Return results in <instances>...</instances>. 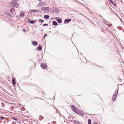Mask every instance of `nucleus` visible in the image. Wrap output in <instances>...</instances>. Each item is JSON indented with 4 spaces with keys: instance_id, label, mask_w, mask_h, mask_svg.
<instances>
[{
    "instance_id": "nucleus-12",
    "label": "nucleus",
    "mask_w": 124,
    "mask_h": 124,
    "mask_svg": "<svg viewBox=\"0 0 124 124\" xmlns=\"http://www.w3.org/2000/svg\"><path fill=\"white\" fill-rule=\"evenodd\" d=\"M102 22L107 25H108V22L105 19H103Z\"/></svg>"
},
{
    "instance_id": "nucleus-27",
    "label": "nucleus",
    "mask_w": 124,
    "mask_h": 124,
    "mask_svg": "<svg viewBox=\"0 0 124 124\" xmlns=\"http://www.w3.org/2000/svg\"><path fill=\"white\" fill-rule=\"evenodd\" d=\"M12 119H13L14 120H16V121L17 120V119H16L17 118L14 117H13Z\"/></svg>"
},
{
    "instance_id": "nucleus-7",
    "label": "nucleus",
    "mask_w": 124,
    "mask_h": 124,
    "mask_svg": "<svg viewBox=\"0 0 124 124\" xmlns=\"http://www.w3.org/2000/svg\"><path fill=\"white\" fill-rule=\"evenodd\" d=\"M40 66L44 69H46L47 68V65L45 63H42L41 65Z\"/></svg>"
},
{
    "instance_id": "nucleus-20",
    "label": "nucleus",
    "mask_w": 124,
    "mask_h": 124,
    "mask_svg": "<svg viewBox=\"0 0 124 124\" xmlns=\"http://www.w3.org/2000/svg\"><path fill=\"white\" fill-rule=\"evenodd\" d=\"M24 12H23L22 11H21L20 12V16L21 17H22V16H24Z\"/></svg>"
},
{
    "instance_id": "nucleus-19",
    "label": "nucleus",
    "mask_w": 124,
    "mask_h": 124,
    "mask_svg": "<svg viewBox=\"0 0 124 124\" xmlns=\"http://www.w3.org/2000/svg\"><path fill=\"white\" fill-rule=\"evenodd\" d=\"M52 23L53 25L54 26H56L57 24V22L55 21H53Z\"/></svg>"
},
{
    "instance_id": "nucleus-37",
    "label": "nucleus",
    "mask_w": 124,
    "mask_h": 124,
    "mask_svg": "<svg viewBox=\"0 0 124 124\" xmlns=\"http://www.w3.org/2000/svg\"><path fill=\"white\" fill-rule=\"evenodd\" d=\"M101 16V17H102V18H103V17H102V16Z\"/></svg>"
},
{
    "instance_id": "nucleus-21",
    "label": "nucleus",
    "mask_w": 124,
    "mask_h": 124,
    "mask_svg": "<svg viewBox=\"0 0 124 124\" xmlns=\"http://www.w3.org/2000/svg\"><path fill=\"white\" fill-rule=\"evenodd\" d=\"M43 118H44V117L43 116H39V119L40 120H41L42 119H43Z\"/></svg>"
},
{
    "instance_id": "nucleus-23",
    "label": "nucleus",
    "mask_w": 124,
    "mask_h": 124,
    "mask_svg": "<svg viewBox=\"0 0 124 124\" xmlns=\"http://www.w3.org/2000/svg\"><path fill=\"white\" fill-rule=\"evenodd\" d=\"M13 10L14 11L15 10V9L13 8H12V9H10V10L9 11H10V12L11 13H13Z\"/></svg>"
},
{
    "instance_id": "nucleus-22",
    "label": "nucleus",
    "mask_w": 124,
    "mask_h": 124,
    "mask_svg": "<svg viewBox=\"0 0 124 124\" xmlns=\"http://www.w3.org/2000/svg\"><path fill=\"white\" fill-rule=\"evenodd\" d=\"M39 22L41 23L44 22V21L41 19H39Z\"/></svg>"
},
{
    "instance_id": "nucleus-1",
    "label": "nucleus",
    "mask_w": 124,
    "mask_h": 124,
    "mask_svg": "<svg viewBox=\"0 0 124 124\" xmlns=\"http://www.w3.org/2000/svg\"><path fill=\"white\" fill-rule=\"evenodd\" d=\"M70 107H71V108L72 110L75 113L82 116H83L84 115V113L82 110H78L77 109V108L75 107L74 105H71Z\"/></svg>"
},
{
    "instance_id": "nucleus-29",
    "label": "nucleus",
    "mask_w": 124,
    "mask_h": 124,
    "mask_svg": "<svg viewBox=\"0 0 124 124\" xmlns=\"http://www.w3.org/2000/svg\"><path fill=\"white\" fill-rule=\"evenodd\" d=\"M0 118L2 120H3L4 119V118L3 116L0 117Z\"/></svg>"
},
{
    "instance_id": "nucleus-25",
    "label": "nucleus",
    "mask_w": 124,
    "mask_h": 124,
    "mask_svg": "<svg viewBox=\"0 0 124 124\" xmlns=\"http://www.w3.org/2000/svg\"><path fill=\"white\" fill-rule=\"evenodd\" d=\"M109 2L111 3L112 4H114V2L112 0H109Z\"/></svg>"
},
{
    "instance_id": "nucleus-15",
    "label": "nucleus",
    "mask_w": 124,
    "mask_h": 124,
    "mask_svg": "<svg viewBox=\"0 0 124 124\" xmlns=\"http://www.w3.org/2000/svg\"><path fill=\"white\" fill-rule=\"evenodd\" d=\"M36 11L39 12V11L35 9H31L30 10V12H36Z\"/></svg>"
},
{
    "instance_id": "nucleus-33",
    "label": "nucleus",
    "mask_w": 124,
    "mask_h": 124,
    "mask_svg": "<svg viewBox=\"0 0 124 124\" xmlns=\"http://www.w3.org/2000/svg\"><path fill=\"white\" fill-rule=\"evenodd\" d=\"M57 113H58L59 114V113H60V112L59 110H57Z\"/></svg>"
},
{
    "instance_id": "nucleus-31",
    "label": "nucleus",
    "mask_w": 124,
    "mask_h": 124,
    "mask_svg": "<svg viewBox=\"0 0 124 124\" xmlns=\"http://www.w3.org/2000/svg\"><path fill=\"white\" fill-rule=\"evenodd\" d=\"M47 36V34H45L44 35V37H45Z\"/></svg>"
},
{
    "instance_id": "nucleus-35",
    "label": "nucleus",
    "mask_w": 124,
    "mask_h": 124,
    "mask_svg": "<svg viewBox=\"0 0 124 124\" xmlns=\"http://www.w3.org/2000/svg\"><path fill=\"white\" fill-rule=\"evenodd\" d=\"M94 124H98V123L97 122H94Z\"/></svg>"
},
{
    "instance_id": "nucleus-32",
    "label": "nucleus",
    "mask_w": 124,
    "mask_h": 124,
    "mask_svg": "<svg viewBox=\"0 0 124 124\" xmlns=\"http://www.w3.org/2000/svg\"><path fill=\"white\" fill-rule=\"evenodd\" d=\"M18 0H13V1H13V2H14V1L16 2V1H18Z\"/></svg>"
},
{
    "instance_id": "nucleus-9",
    "label": "nucleus",
    "mask_w": 124,
    "mask_h": 124,
    "mask_svg": "<svg viewBox=\"0 0 124 124\" xmlns=\"http://www.w3.org/2000/svg\"><path fill=\"white\" fill-rule=\"evenodd\" d=\"M59 10L56 8H54L53 12L55 13L58 14V13Z\"/></svg>"
},
{
    "instance_id": "nucleus-17",
    "label": "nucleus",
    "mask_w": 124,
    "mask_h": 124,
    "mask_svg": "<svg viewBox=\"0 0 124 124\" xmlns=\"http://www.w3.org/2000/svg\"><path fill=\"white\" fill-rule=\"evenodd\" d=\"M44 19H48L49 18V16L48 15H45L44 16Z\"/></svg>"
},
{
    "instance_id": "nucleus-26",
    "label": "nucleus",
    "mask_w": 124,
    "mask_h": 124,
    "mask_svg": "<svg viewBox=\"0 0 124 124\" xmlns=\"http://www.w3.org/2000/svg\"><path fill=\"white\" fill-rule=\"evenodd\" d=\"M107 26L109 27H111L112 26V24H108V25H107Z\"/></svg>"
},
{
    "instance_id": "nucleus-11",
    "label": "nucleus",
    "mask_w": 124,
    "mask_h": 124,
    "mask_svg": "<svg viewBox=\"0 0 124 124\" xmlns=\"http://www.w3.org/2000/svg\"><path fill=\"white\" fill-rule=\"evenodd\" d=\"M32 44L34 46H36L38 44L37 42L34 41H32Z\"/></svg>"
},
{
    "instance_id": "nucleus-18",
    "label": "nucleus",
    "mask_w": 124,
    "mask_h": 124,
    "mask_svg": "<svg viewBox=\"0 0 124 124\" xmlns=\"http://www.w3.org/2000/svg\"><path fill=\"white\" fill-rule=\"evenodd\" d=\"M73 121L74 123L75 124H81L78 121L75 120H74Z\"/></svg>"
},
{
    "instance_id": "nucleus-34",
    "label": "nucleus",
    "mask_w": 124,
    "mask_h": 124,
    "mask_svg": "<svg viewBox=\"0 0 124 124\" xmlns=\"http://www.w3.org/2000/svg\"><path fill=\"white\" fill-rule=\"evenodd\" d=\"M23 31L24 32H25V31H26V30L25 29H23Z\"/></svg>"
},
{
    "instance_id": "nucleus-8",
    "label": "nucleus",
    "mask_w": 124,
    "mask_h": 124,
    "mask_svg": "<svg viewBox=\"0 0 124 124\" xmlns=\"http://www.w3.org/2000/svg\"><path fill=\"white\" fill-rule=\"evenodd\" d=\"M36 21V20H31L30 19H28V22L31 24H33Z\"/></svg>"
},
{
    "instance_id": "nucleus-2",
    "label": "nucleus",
    "mask_w": 124,
    "mask_h": 124,
    "mask_svg": "<svg viewBox=\"0 0 124 124\" xmlns=\"http://www.w3.org/2000/svg\"><path fill=\"white\" fill-rule=\"evenodd\" d=\"M9 5L11 7L15 8H18L19 6V4L17 2L15 1L11 2L9 3Z\"/></svg>"
},
{
    "instance_id": "nucleus-16",
    "label": "nucleus",
    "mask_w": 124,
    "mask_h": 124,
    "mask_svg": "<svg viewBox=\"0 0 124 124\" xmlns=\"http://www.w3.org/2000/svg\"><path fill=\"white\" fill-rule=\"evenodd\" d=\"M12 83L14 85H15L16 84V81L14 78H12Z\"/></svg>"
},
{
    "instance_id": "nucleus-36",
    "label": "nucleus",
    "mask_w": 124,
    "mask_h": 124,
    "mask_svg": "<svg viewBox=\"0 0 124 124\" xmlns=\"http://www.w3.org/2000/svg\"><path fill=\"white\" fill-rule=\"evenodd\" d=\"M57 18V17H56L55 18H52L53 19H55V18Z\"/></svg>"
},
{
    "instance_id": "nucleus-14",
    "label": "nucleus",
    "mask_w": 124,
    "mask_h": 124,
    "mask_svg": "<svg viewBox=\"0 0 124 124\" xmlns=\"http://www.w3.org/2000/svg\"><path fill=\"white\" fill-rule=\"evenodd\" d=\"M37 49L38 50L40 51L42 49V47L40 45L39 46L37 47Z\"/></svg>"
},
{
    "instance_id": "nucleus-28",
    "label": "nucleus",
    "mask_w": 124,
    "mask_h": 124,
    "mask_svg": "<svg viewBox=\"0 0 124 124\" xmlns=\"http://www.w3.org/2000/svg\"><path fill=\"white\" fill-rule=\"evenodd\" d=\"M48 25V24H43V26H47Z\"/></svg>"
},
{
    "instance_id": "nucleus-10",
    "label": "nucleus",
    "mask_w": 124,
    "mask_h": 124,
    "mask_svg": "<svg viewBox=\"0 0 124 124\" xmlns=\"http://www.w3.org/2000/svg\"><path fill=\"white\" fill-rule=\"evenodd\" d=\"M71 20V19H65L64 21V22L65 23H69L70 22Z\"/></svg>"
},
{
    "instance_id": "nucleus-3",
    "label": "nucleus",
    "mask_w": 124,
    "mask_h": 124,
    "mask_svg": "<svg viewBox=\"0 0 124 124\" xmlns=\"http://www.w3.org/2000/svg\"><path fill=\"white\" fill-rule=\"evenodd\" d=\"M118 91V88L117 90H116L115 91V94H114L113 95V97H112V100L114 101L116 99V97L117 96V93Z\"/></svg>"
},
{
    "instance_id": "nucleus-5",
    "label": "nucleus",
    "mask_w": 124,
    "mask_h": 124,
    "mask_svg": "<svg viewBox=\"0 0 124 124\" xmlns=\"http://www.w3.org/2000/svg\"><path fill=\"white\" fill-rule=\"evenodd\" d=\"M41 9L43 10V11L45 12V10L50 11L51 9V8H50L46 7H43L41 8Z\"/></svg>"
},
{
    "instance_id": "nucleus-4",
    "label": "nucleus",
    "mask_w": 124,
    "mask_h": 124,
    "mask_svg": "<svg viewBox=\"0 0 124 124\" xmlns=\"http://www.w3.org/2000/svg\"><path fill=\"white\" fill-rule=\"evenodd\" d=\"M45 3L43 1L40 2L38 5L39 7H41L45 6Z\"/></svg>"
},
{
    "instance_id": "nucleus-24",
    "label": "nucleus",
    "mask_w": 124,
    "mask_h": 124,
    "mask_svg": "<svg viewBox=\"0 0 124 124\" xmlns=\"http://www.w3.org/2000/svg\"><path fill=\"white\" fill-rule=\"evenodd\" d=\"M88 124H91V121L90 119H89L88 120Z\"/></svg>"
},
{
    "instance_id": "nucleus-6",
    "label": "nucleus",
    "mask_w": 124,
    "mask_h": 124,
    "mask_svg": "<svg viewBox=\"0 0 124 124\" xmlns=\"http://www.w3.org/2000/svg\"><path fill=\"white\" fill-rule=\"evenodd\" d=\"M7 14V15L9 16L10 17H13V13H10V12H9L8 10L5 13V15H6Z\"/></svg>"
},
{
    "instance_id": "nucleus-13",
    "label": "nucleus",
    "mask_w": 124,
    "mask_h": 124,
    "mask_svg": "<svg viewBox=\"0 0 124 124\" xmlns=\"http://www.w3.org/2000/svg\"><path fill=\"white\" fill-rule=\"evenodd\" d=\"M57 22L60 23H61L62 22V20L60 18H58L56 19Z\"/></svg>"
},
{
    "instance_id": "nucleus-30",
    "label": "nucleus",
    "mask_w": 124,
    "mask_h": 124,
    "mask_svg": "<svg viewBox=\"0 0 124 124\" xmlns=\"http://www.w3.org/2000/svg\"><path fill=\"white\" fill-rule=\"evenodd\" d=\"M12 124H16V122L15 121H14L12 122Z\"/></svg>"
}]
</instances>
